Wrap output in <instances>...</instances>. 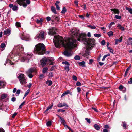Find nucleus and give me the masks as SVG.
<instances>
[{
  "label": "nucleus",
  "instance_id": "43",
  "mask_svg": "<svg viewBox=\"0 0 132 132\" xmlns=\"http://www.w3.org/2000/svg\"><path fill=\"white\" fill-rule=\"evenodd\" d=\"M47 126H50L51 125V122L50 121H49L47 122Z\"/></svg>",
  "mask_w": 132,
  "mask_h": 132
},
{
  "label": "nucleus",
  "instance_id": "61",
  "mask_svg": "<svg viewBox=\"0 0 132 132\" xmlns=\"http://www.w3.org/2000/svg\"><path fill=\"white\" fill-rule=\"evenodd\" d=\"M93 62V60L92 59H90L89 60V62L88 63L89 64H91Z\"/></svg>",
  "mask_w": 132,
  "mask_h": 132
},
{
  "label": "nucleus",
  "instance_id": "33",
  "mask_svg": "<svg viewBox=\"0 0 132 132\" xmlns=\"http://www.w3.org/2000/svg\"><path fill=\"white\" fill-rule=\"evenodd\" d=\"M46 83V84H48V86H51L52 84V81L50 80L47 81Z\"/></svg>",
  "mask_w": 132,
  "mask_h": 132
},
{
  "label": "nucleus",
  "instance_id": "11",
  "mask_svg": "<svg viewBox=\"0 0 132 132\" xmlns=\"http://www.w3.org/2000/svg\"><path fill=\"white\" fill-rule=\"evenodd\" d=\"M20 36L21 39L23 40L26 41L29 40V37L28 35L26 36L22 33L20 34Z\"/></svg>",
  "mask_w": 132,
  "mask_h": 132
},
{
  "label": "nucleus",
  "instance_id": "59",
  "mask_svg": "<svg viewBox=\"0 0 132 132\" xmlns=\"http://www.w3.org/2000/svg\"><path fill=\"white\" fill-rule=\"evenodd\" d=\"M105 44V42L104 40H102L101 42V44L103 45H104Z\"/></svg>",
  "mask_w": 132,
  "mask_h": 132
},
{
  "label": "nucleus",
  "instance_id": "52",
  "mask_svg": "<svg viewBox=\"0 0 132 132\" xmlns=\"http://www.w3.org/2000/svg\"><path fill=\"white\" fill-rule=\"evenodd\" d=\"M76 85L77 86H80L81 85V84L79 81H78L76 83Z\"/></svg>",
  "mask_w": 132,
  "mask_h": 132
},
{
  "label": "nucleus",
  "instance_id": "5",
  "mask_svg": "<svg viewBox=\"0 0 132 132\" xmlns=\"http://www.w3.org/2000/svg\"><path fill=\"white\" fill-rule=\"evenodd\" d=\"M95 40L93 38L87 39V41H85V42H86V44L87 45L86 47H88L90 48H91L92 49V48L95 45Z\"/></svg>",
  "mask_w": 132,
  "mask_h": 132
},
{
  "label": "nucleus",
  "instance_id": "36",
  "mask_svg": "<svg viewBox=\"0 0 132 132\" xmlns=\"http://www.w3.org/2000/svg\"><path fill=\"white\" fill-rule=\"evenodd\" d=\"M107 34L109 36V37H110L111 36L113 35V32L111 31H110L109 32L107 33Z\"/></svg>",
  "mask_w": 132,
  "mask_h": 132
},
{
  "label": "nucleus",
  "instance_id": "28",
  "mask_svg": "<svg viewBox=\"0 0 132 132\" xmlns=\"http://www.w3.org/2000/svg\"><path fill=\"white\" fill-rule=\"evenodd\" d=\"M94 127L95 129L97 130H98L100 129L99 126L97 124H95L94 125Z\"/></svg>",
  "mask_w": 132,
  "mask_h": 132
},
{
  "label": "nucleus",
  "instance_id": "53",
  "mask_svg": "<svg viewBox=\"0 0 132 132\" xmlns=\"http://www.w3.org/2000/svg\"><path fill=\"white\" fill-rule=\"evenodd\" d=\"M62 64H65L68 65H69V63L67 61L63 62H62Z\"/></svg>",
  "mask_w": 132,
  "mask_h": 132
},
{
  "label": "nucleus",
  "instance_id": "42",
  "mask_svg": "<svg viewBox=\"0 0 132 132\" xmlns=\"http://www.w3.org/2000/svg\"><path fill=\"white\" fill-rule=\"evenodd\" d=\"M11 61L9 59H7L6 61V63L4 64V65H6V64L8 63V64H10Z\"/></svg>",
  "mask_w": 132,
  "mask_h": 132
},
{
  "label": "nucleus",
  "instance_id": "54",
  "mask_svg": "<svg viewBox=\"0 0 132 132\" xmlns=\"http://www.w3.org/2000/svg\"><path fill=\"white\" fill-rule=\"evenodd\" d=\"M123 125L122 126L124 129L126 127V123L124 122L122 123Z\"/></svg>",
  "mask_w": 132,
  "mask_h": 132
},
{
  "label": "nucleus",
  "instance_id": "40",
  "mask_svg": "<svg viewBox=\"0 0 132 132\" xmlns=\"http://www.w3.org/2000/svg\"><path fill=\"white\" fill-rule=\"evenodd\" d=\"M15 25L17 27H20L21 26L20 23L19 22H16L15 23Z\"/></svg>",
  "mask_w": 132,
  "mask_h": 132
},
{
  "label": "nucleus",
  "instance_id": "12",
  "mask_svg": "<svg viewBox=\"0 0 132 132\" xmlns=\"http://www.w3.org/2000/svg\"><path fill=\"white\" fill-rule=\"evenodd\" d=\"M56 29L54 27H51L49 29V32L48 33L50 35H52L56 34Z\"/></svg>",
  "mask_w": 132,
  "mask_h": 132
},
{
  "label": "nucleus",
  "instance_id": "1",
  "mask_svg": "<svg viewBox=\"0 0 132 132\" xmlns=\"http://www.w3.org/2000/svg\"><path fill=\"white\" fill-rule=\"evenodd\" d=\"M73 36L69 38L67 40L64 41L63 38L59 35L54 36L53 42L56 47L60 48L63 46L66 48L70 49L77 46L76 39H75L77 35L80 32L79 30L76 28H73L71 30Z\"/></svg>",
  "mask_w": 132,
  "mask_h": 132
},
{
  "label": "nucleus",
  "instance_id": "56",
  "mask_svg": "<svg viewBox=\"0 0 132 132\" xmlns=\"http://www.w3.org/2000/svg\"><path fill=\"white\" fill-rule=\"evenodd\" d=\"M104 128H106L110 129L111 127H110L108 125H104Z\"/></svg>",
  "mask_w": 132,
  "mask_h": 132
},
{
  "label": "nucleus",
  "instance_id": "39",
  "mask_svg": "<svg viewBox=\"0 0 132 132\" xmlns=\"http://www.w3.org/2000/svg\"><path fill=\"white\" fill-rule=\"evenodd\" d=\"M53 106V104H52L50 106H49L45 110V112H46L49 110L50 109H51V108H52Z\"/></svg>",
  "mask_w": 132,
  "mask_h": 132
},
{
  "label": "nucleus",
  "instance_id": "22",
  "mask_svg": "<svg viewBox=\"0 0 132 132\" xmlns=\"http://www.w3.org/2000/svg\"><path fill=\"white\" fill-rule=\"evenodd\" d=\"M68 94H69L71 95H72V93L70 91L68 90L67 91L65 92L64 93L62 94L61 97H62L63 96H64L65 95H67Z\"/></svg>",
  "mask_w": 132,
  "mask_h": 132
},
{
  "label": "nucleus",
  "instance_id": "60",
  "mask_svg": "<svg viewBox=\"0 0 132 132\" xmlns=\"http://www.w3.org/2000/svg\"><path fill=\"white\" fill-rule=\"evenodd\" d=\"M54 19H55V20H56L57 21H58L59 20V19L58 17L57 16H54Z\"/></svg>",
  "mask_w": 132,
  "mask_h": 132
},
{
  "label": "nucleus",
  "instance_id": "7",
  "mask_svg": "<svg viewBox=\"0 0 132 132\" xmlns=\"http://www.w3.org/2000/svg\"><path fill=\"white\" fill-rule=\"evenodd\" d=\"M19 5H22L24 7H26L27 6V4H29L30 3V0H16Z\"/></svg>",
  "mask_w": 132,
  "mask_h": 132
},
{
  "label": "nucleus",
  "instance_id": "32",
  "mask_svg": "<svg viewBox=\"0 0 132 132\" xmlns=\"http://www.w3.org/2000/svg\"><path fill=\"white\" fill-rule=\"evenodd\" d=\"M88 27L91 29H95L96 27L94 25H88L87 26Z\"/></svg>",
  "mask_w": 132,
  "mask_h": 132
},
{
  "label": "nucleus",
  "instance_id": "55",
  "mask_svg": "<svg viewBox=\"0 0 132 132\" xmlns=\"http://www.w3.org/2000/svg\"><path fill=\"white\" fill-rule=\"evenodd\" d=\"M85 119L90 124L91 123L90 120V119H88L87 118H86Z\"/></svg>",
  "mask_w": 132,
  "mask_h": 132
},
{
  "label": "nucleus",
  "instance_id": "25",
  "mask_svg": "<svg viewBox=\"0 0 132 132\" xmlns=\"http://www.w3.org/2000/svg\"><path fill=\"white\" fill-rule=\"evenodd\" d=\"M7 96V95L6 94H2L1 97V98L2 99H3L6 98Z\"/></svg>",
  "mask_w": 132,
  "mask_h": 132
},
{
  "label": "nucleus",
  "instance_id": "23",
  "mask_svg": "<svg viewBox=\"0 0 132 132\" xmlns=\"http://www.w3.org/2000/svg\"><path fill=\"white\" fill-rule=\"evenodd\" d=\"M54 60V59L53 57H50L47 60L51 62V63L50 64V65H52L53 64V62Z\"/></svg>",
  "mask_w": 132,
  "mask_h": 132
},
{
  "label": "nucleus",
  "instance_id": "16",
  "mask_svg": "<svg viewBox=\"0 0 132 132\" xmlns=\"http://www.w3.org/2000/svg\"><path fill=\"white\" fill-rule=\"evenodd\" d=\"M47 61V59L46 58L42 59L40 60L42 65V66H45L46 65Z\"/></svg>",
  "mask_w": 132,
  "mask_h": 132
},
{
  "label": "nucleus",
  "instance_id": "24",
  "mask_svg": "<svg viewBox=\"0 0 132 132\" xmlns=\"http://www.w3.org/2000/svg\"><path fill=\"white\" fill-rule=\"evenodd\" d=\"M51 9L52 12L55 14H56V10L55 8L53 6H51Z\"/></svg>",
  "mask_w": 132,
  "mask_h": 132
},
{
  "label": "nucleus",
  "instance_id": "19",
  "mask_svg": "<svg viewBox=\"0 0 132 132\" xmlns=\"http://www.w3.org/2000/svg\"><path fill=\"white\" fill-rule=\"evenodd\" d=\"M3 34L4 35H7L8 34L10 35L11 34V30L8 29H7L6 30H5L3 32Z\"/></svg>",
  "mask_w": 132,
  "mask_h": 132
},
{
  "label": "nucleus",
  "instance_id": "13",
  "mask_svg": "<svg viewBox=\"0 0 132 132\" xmlns=\"http://www.w3.org/2000/svg\"><path fill=\"white\" fill-rule=\"evenodd\" d=\"M9 6L10 8H12V10L13 11H17L19 9V8L18 6L13 5L12 4H10L9 5Z\"/></svg>",
  "mask_w": 132,
  "mask_h": 132
},
{
  "label": "nucleus",
  "instance_id": "30",
  "mask_svg": "<svg viewBox=\"0 0 132 132\" xmlns=\"http://www.w3.org/2000/svg\"><path fill=\"white\" fill-rule=\"evenodd\" d=\"M117 27H118L119 29H121L123 31H124V28L120 24H118Z\"/></svg>",
  "mask_w": 132,
  "mask_h": 132
},
{
  "label": "nucleus",
  "instance_id": "6",
  "mask_svg": "<svg viewBox=\"0 0 132 132\" xmlns=\"http://www.w3.org/2000/svg\"><path fill=\"white\" fill-rule=\"evenodd\" d=\"M76 37L78 41L85 42L87 40V39L86 38V35L84 33L80 34L79 32L78 34L77 35Z\"/></svg>",
  "mask_w": 132,
  "mask_h": 132
},
{
  "label": "nucleus",
  "instance_id": "50",
  "mask_svg": "<svg viewBox=\"0 0 132 132\" xmlns=\"http://www.w3.org/2000/svg\"><path fill=\"white\" fill-rule=\"evenodd\" d=\"M69 65H68L66 66L64 68L65 70H67V71H69Z\"/></svg>",
  "mask_w": 132,
  "mask_h": 132
},
{
  "label": "nucleus",
  "instance_id": "4",
  "mask_svg": "<svg viewBox=\"0 0 132 132\" xmlns=\"http://www.w3.org/2000/svg\"><path fill=\"white\" fill-rule=\"evenodd\" d=\"M46 35V32L43 30H41L39 31L37 35L35 36V39H40L41 40H44L45 39V36Z\"/></svg>",
  "mask_w": 132,
  "mask_h": 132
},
{
  "label": "nucleus",
  "instance_id": "35",
  "mask_svg": "<svg viewBox=\"0 0 132 132\" xmlns=\"http://www.w3.org/2000/svg\"><path fill=\"white\" fill-rule=\"evenodd\" d=\"M67 11V9L65 7H64L61 13L62 14H64Z\"/></svg>",
  "mask_w": 132,
  "mask_h": 132
},
{
  "label": "nucleus",
  "instance_id": "29",
  "mask_svg": "<svg viewBox=\"0 0 132 132\" xmlns=\"http://www.w3.org/2000/svg\"><path fill=\"white\" fill-rule=\"evenodd\" d=\"M126 10L128 11L131 14H132V8L126 7Z\"/></svg>",
  "mask_w": 132,
  "mask_h": 132
},
{
  "label": "nucleus",
  "instance_id": "45",
  "mask_svg": "<svg viewBox=\"0 0 132 132\" xmlns=\"http://www.w3.org/2000/svg\"><path fill=\"white\" fill-rule=\"evenodd\" d=\"M115 18L117 19H120L121 18V16L116 15H115Z\"/></svg>",
  "mask_w": 132,
  "mask_h": 132
},
{
  "label": "nucleus",
  "instance_id": "46",
  "mask_svg": "<svg viewBox=\"0 0 132 132\" xmlns=\"http://www.w3.org/2000/svg\"><path fill=\"white\" fill-rule=\"evenodd\" d=\"M108 49L110 51V52L113 53V49L111 48L110 47H108Z\"/></svg>",
  "mask_w": 132,
  "mask_h": 132
},
{
  "label": "nucleus",
  "instance_id": "18",
  "mask_svg": "<svg viewBox=\"0 0 132 132\" xmlns=\"http://www.w3.org/2000/svg\"><path fill=\"white\" fill-rule=\"evenodd\" d=\"M111 11H113L114 12L113 13L114 14H119L120 13V11L118 9H117L116 8L114 9H110Z\"/></svg>",
  "mask_w": 132,
  "mask_h": 132
},
{
  "label": "nucleus",
  "instance_id": "62",
  "mask_svg": "<svg viewBox=\"0 0 132 132\" xmlns=\"http://www.w3.org/2000/svg\"><path fill=\"white\" fill-rule=\"evenodd\" d=\"M17 114V113L16 112H15L14 114H13L12 116V118H14L15 116Z\"/></svg>",
  "mask_w": 132,
  "mask_h": 132
},
{
  "label": "nucleus",
  "instance_id": "51",
  "mask_svg": "<svg viewBox=\"0 0 132 132\" xmlns=\"http://www.w3.org/2000/svg\"><path fill=\"white\" fill-rule=\"evenodd\" d=\"M94 36L96 37H100L101 36V35L100 34H94Z\"/></svg>",
  "mask_w": 132,
  "mask_h": 132
},
{
  "label": "nucleus",
  "instance_id": "20",
  "mask_svg": "<svg viewBox=\"0 0 132 132\" xmlns=\"http://www.w3.org/2000/svg\"><path fill=\"white\" fill-rule=\"evenodd\" d=\"M6 46V45L5 44V43H2L1 44L0 48H1V51H3L4 50Z\"/></svg>",
  "mask_w": 132,
  "mask_h": 132
},
{
  "label": "nucleus",
  "instance_id": "10",
  "mask_svg": "<svg viewBox=\"0 0 132 132\" xmlns=\"http://www.w3.org/2000/svg\"><path fill=\"white\" fill-rule=\"evenodd\" d=\"M14 50L15 49H16L17 51V52H16V56L17 55H18L17 54V53H20L19 52V51H23L24 50V47L23 46H22L21 45H17L16 46H15L14 48ZM21 54L22 53H20Z\"/></svg>",
  "mask_w": 132,
  "mask_h": 132
},
{
  "label": "nucleus",
  "instance_id": "47",
  "mask_svg": "<svg viewBox=\"0 0 132 132\" xmlns=\"http://www.w3.org/2000/svg\"><path fill=\"white\" fill-rule=\"evenodd\" d=\"M25 103V102H23L19 106V109H20L22 108V106H23Z\"/></svg>",
  "mask_w": 132,
  "mask_h": 132
},
{
  "label": "nucleus",
  "instance_id": "21",
  "mask_svg": "<svg viewBox=\"0 0 132 132\" xmlns=\"http://www.w3.org/2000/svg\"><path fill=\"white\" fill-rule=\"evenodd\" d=\"M123 37L121 36L119 39H116L115 40V45L117 44L118 43V42H121L122 40Z\"/></svg>",
  "mask_w": 132,
  "mask_h": 132
},
{
  "label": "nucleus",
  "instance_id": "41",
  "mask_svg": "<svg viewBox=\"0 0 132 132\" xmlns=\"http://www.w3.org/2000/svg\"><path fill=\"white\" fill-rule=\"evenodd\" d=\"M74 59L76 60H78L80 59V57L78 55H76L74 58Z\"/></svg>",
  "mask_w": 132,
  "mask_h": 132
},
{
  "label": "nucleus",
  "instance_id": "64",
  "mask_svg": "<svg viewBox=\"0 0 132 132\" xmlns=\"http://www.w3.org/2000/svg\"><path fill=\"white\" fill-rule=\"evenodd\" d=\"M46 19L48 21H49L51 20V18L50 16H47L46 18Z\"/></svg>",
  "mask_w": 132,
  "mask_h": 132
},
{
  "label": "nucleus",
  "instance_id": "3",
  "mask_svg": "<svg viewBox=\"0 0 132 132\" xmlns=\"http://www.w3.org/2000/svg\"><path fill=\"white\" fill-rule=\"evenodd\" d=\"M45 50V45L43 44L39 43L35 46L34 52L36 54L41 55L44 53Z\"/></svg>",
  "mask_w": 132,
  "mask_h": 132
},
{
  "label": "nucleus",
  "instance_id": "14",
  "mask_svg": "<svg viewBox=\"0 0 132 132\" xmlns=\"http://www.w3.org/2000/svg\"><path fill=\"white\" fill-rule=\"evenodd\" d=\"M63 54L64 55L67 57L71 56L72 55L71 51L70 50H66L64 52Z\"/></svg>",
  "mask_w": 132,
  "mask_h": 132
},
{
  "label": "nucleus",
  "instance_id": "27",
  "mask_svg": "<svg viewBox=\"0 0 132 132\" xmlns=\"http://www.w3.org/2000/svg\"><path fill=\"white\" fill-rule=\"evenodd\" d=\"M82 67H85V62L84 61H82V62H80L78 63Z\"/></svg>",
  "mask_w": 132,
  "mask_h": 132
},
{
  "label": "nucleus",
  "instance_id": "2",
  "mask_svg": "<svg viewBox=\"0 0 132 132\" xmlns=\"http://www.w3.org/2000/svg\"><path fill=\"white\" fill-rule=\"evenodd\" d=\"M17 54L19 56V59L22 62L27 61L28 62L33 55L32 53H23L21 54V53H18Z\"/></svg>",
  "mask_w": 132,
  "mask_h": 132
},
{
  "label": "nucleus",
  "instance_id": "31",
  "mask_svg": "<svg viewBox=\"0 0 132 132\" xmlns=\"http://www.w3.org/2000/svg\"><path fill=\"white\" fill-rule=\"evenodd\" d=\"M5 85V83L3 81H0V86H1L2 87L4 88Z\"/></svg>",
  "mask_w": 132,
  "mask_h": 132
},
{
  "label": "nucleus",
  "instance_id": "26",
  "mask_svg": "<svg viewBox=\"0 0 132 132\" xmlns=\"http://www.w3.org/2000/svg\"><path fill=\"white\" fill-rule=\"evenodd\" d=\"M48 69L47 67H45L43 68V69L42 72L43 73H46L48 70Z\"/></svg>",
  "mask_w": 132,
  "mask_h": 132
},
{
  "label": "nucleus",
  "instance_id": "44",
  "mask_svg": "<svg viewBox=\"0 0 132 132\" xmlns=\"http://www.w3.org/2000/svg\"><path fill=\"white\" fill-rule=\"evenodd\" d=\"M43 21V19H40L39 20L37 19L36 20V22L38 23H41Z\"/></svg>",
  "mask_w": 132,
  "mask_h": 132
},
{
  "label": "nucleus",
  "instance_id": "38",
  "mask_svg": "<svg viewBox=\"0 0 132 132\" xmlns=\"http://www.w3.org/2000/svg\"><path fill=\"white\" fill-rule=\"evenodd\" d=\"M110 55V54H107L104 55L102 59V61H104L105 60V58L109 56Z\"/></svg>",
  "mask_w": 132,
  "mask_h": 132
},
{
  "label": "nucleus",
  "instance_id": "48",
  "mask_svg": "<svg viewBox=\"0 0 132 132\" xmlns=\"http://www.w3.org/2000/svg\"><path fill=\"white\" fill-rule=\"evenodd\" d=\"M129 70L130 69H129V68H127V69L124 75L125 76H126L127 75V74L128 73V72Z\"/></svg>",
  "mask_w": 132,
  "mask_h": 132
},
{
  "label": "nucleus",
  "instance_id": "57",
  "mask_svg": "<svg viewBox=\"0 0 132 132\" xmlns=\"http://www.w3.org/2000/svg\"><path fill=\"white\" fill-rule=\"evenodd\" d=\"M72 78L73 80L75 81H77V78L75 75H73L72 77Z\"/></svg>",
  "mask_w": 132,
  "mask_h": 132
},
{
  "label": "nucleus",
  "instance_id": "9",
  "mask_svg": "<svg viewBox=\"0 0 132 132\" xmlns=\"http://www.w3.org/2000/svg\"><path fill=\"white\" fill-rule=\"evenodd\" d=\"M18 78L21 84H23L25 83L26 79L24 74H21L18 76Z\"/></svg>",
  "mask_w": 132,
  "mask_h": 132
},
{
  "label": "nucleus",
  "instance_id": "34",
  "mask_svg": "<svg viewBox=\"0 0 132 132\" xmlns=\"http://www.w3.org/2000/svg\"><path fill=\"white\" fill-rule=\"evenodd\" d=\"M30 91V89H28L25 92L23 98L24 99L29 93Z\"/></svg>",
  "mask_w": 132,
  "mask_h": 132
},
{
  "label": "nucleus",
  "instance_id": "63",
  "mask_svg": "<svg viewBox=\"0 0 132 132\" xmlns=\"http://www.w3.org/2000/svg\"><path fill=\"white\" fill-rule=\"evenodd\" d=\"M123 87L122 85L120 86L119 88V89L120 90H121L123 88Z\"/></svg>",
  "mask_w": 132,
  "mask_h": 132
},
{
  "label": "nucleus",
  "instance_id": "15",
  "mask_svg": "<svg viewBox=\"0 0 132 132\" xmlns=\"http://www.w3.org/2000/svg\"><path fill=\"white\" fill-rule=\"evenodd\" d=\"M87 48L85 51V52L84 53V57H87L90 54V52L89 50H91L92 49L89 48L88 47H86Z\"/></svg>",
  "mask_w": 132,
  "mask_h": 132
},
{
  "label": "nucleus",
  "instance_id": "58",
  "mask_svg": "<svg viewBox=\"0 0 132 132\" xmlns=\"http://www.w3.org/2000/svg\"><path fill=\"white\" fill-rule=\"evenodd\" d=\"M77 89L78 92L79 93L80 92L81 90V89L79 87H78L77 88Z\"/></svg>",
  "mask_w": 132,
  "mask_h": 132
},
{
  "label": "nucleus",
  "instance_id": "37",
  "mask_svg": "<svg viewBox=\"0 0 132 132\" xmlns=\"http://www.w3.org/2000/svg\"><path fill=\"white\" fill-rule=\"evenodd\" d=\"M60 119L61 120V123H62L63 125H64L66 123V122L64 120V119L62 117H61Z\"/></svg>",
  "mask_w": 132,
  "mask_h": 132
},
{
  "label": "nucleus",
  "instance_id": "49",
  "mask_svg": "<svg viewBox=\"0 0 132 132\" xmlns=\"http://www.w3.org/2000/svg\"><path fill=\"white\" fill-rule=\"evenodd\" d=\"M20 92V90L18 89L17 91L15 94V95L16 96H18L19 95V94Z\"/></svg>",
  "mask_w": 132,
  "mask_h": 132
},
{
  "label": "nucleus",
  "instance_id": "17",
  "mask_svg": "<svg viewBox=\"0 0 132 132\" xmlns=\"http://www.w3.org/2000/svg\"><path fill=\"white\" fill-rule=\"evenodd\" d=\"M57 106L60 108L62 107L63 106H66L68 107V106L65 103H59L57 105Z\"/></svg>",
  "mask_w": 132,
  "mask_h": 132
},
{
  "label": "nucleus",
  "instance_id": "8",
  "mask_svg": "<svg viewBox=\"0 0 132 132\" xmlns=\"http://www.w3.org/2000/svg\"><path fill=\"white\" fill-rule=\"evenodd\" d=\"M35 71V70L34 69L30 68L26 71V73L28 76L29 78H32L33 76V73Z\"/></svg>",
  "mask_w": 132,
  "mask_h": 132
}]
</instances>
